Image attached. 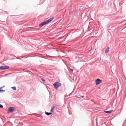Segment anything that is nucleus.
Masks as SVG:
<instances>
[{"instance_id": "obj_13", "label": "nucleus", "mask_w": 126, "mask_h": 126, "mask_svg": "<svg viewBox=\"0 0 126 126\" xmlns=\"http://www.w3.org/2000/svg\"><path fill=\"white\" fill-rule=\"evenodd\" d=\"M41 79L43 81H45V80L43 79L42 78H41Z\"/></svg>"}, {"instance_id": "obj_8", "label": "nucleus", "mask_w": 126, "mask_h": 126, "mask_svg": "<svg viewBox=\"0 0 126 126\" xmlns=\"http://www.w3.org/2000/svg\"><path fill=\"white\" fill-rule=\"evenodd\" d=\"M45 114L47 115H48L51 114V113H48L47 112H45Z\"/></svg>"}, {"instance_id": "obj_15", "label": "nucleus", "mask_w": 126, "mask_h": 126, "mask_svg": "<svg viewBox=\"0 0 126 126\" xmlns=\"http://www.w3.org/2000/svg\"><path fill=\"white\" fill-rule=\"evenodd\" d=\"M70 70H71L72 71H73V69H70Z\"/></svg>"}, {"instance_id": "obj_14", "label": "nucleus", "mask_w": 126, "mask_h": 126, "mask_svg": "<svg viewBox=\"0 0 126 126\" xmlns=\"http://www.w3.org/2000/svg\"><path fill=\"white\" fill-rule=\"evenodd\" d=\"M3 88V87H1L0 88V89L1 90V89H2Z\"/></svg>"}, {"instance_id": "obj_9", "label": "nucleus", "mask_w": 126, "mask_h": 126, "mask_svg": "<svg viewBox=\"0 0 126 126\" xmlns=\"http://www.w3.org/2000/svg\"><path fill=\"white\" fill-rule=\"evenodd\" d=\"M55 106H54L51 109V112H53V110H54V108H55Z\"/></svg>"}, {"instance_id": "obj_2", "label": "nucleus", "mask_w": 126, "mask_h": 126, "mask_svg": "<svg viewBox=\"0 0 126 126\" xmlns=\"http://www.w3.org/2000/svg\"><path fill=\"white\" fill-rule=\"evenodd\" d=\"M61 83L57 82L54 83L53 84V85L54 86V87L56 89H57L59 86L61 85Z\"/></svg>"}, {"instance_id": "obj_10", "label": "nucleus", "mask_w": 126, "mask_h": 126, "mask_svg": "<svg viewBox=\"0 0 126 126\" xmlns=\"http://www.w3.org/2000/svg\"><path fill=\"white\" fill-rule=\"evenodd\" d=\"M12 89H13V90H16V88L15 87H12Z\"/></svg>"}, {"instance_id": "obj_17", "label": "nucleus", "mask_w": 126, "mask_h": 126, "mask_svg": "<svg viewBox=\"0 0 126 126\" xmlns=\"http://www.w3.org/2000/svg\"><path fill=\"white\" fill-rule=\"evenodd\" d=\"M5 87V86H3L2 87H3V88L4 87Z\"/></svg>"}, {"instance_id": "obj_6", "label": "nucleus", "mask_w": 126, "mask_h": 126, "mask_svg": "<svg viewBox=\"0 0 126 126\" xmlns=\"http://www.w3.org/2000/svg\"><path fill=\"white\" fill-rule=\"evenodd\" d=\"M112 111V110L110 111H105L104 112L107 113L109 114L111 113Z\"/></svg>"}, {"instance_id": "obj_1", "label": "nucleus", "mask_w": 126, "mask_h": 126, "mask_svg": "<svg viewBox=\"0 0 126 126\" xmlns=\"http://www.w3.org/2000/svg\"><path fill=\"white\" fill-rule=\"evenodd\" d=\"M53 17H52L47 20L46 21H44L43 22L40 24L39 25L40 26L42 27L44 25H45L48 23L49 22L53 20Z\"/></svg>"}, {"instance_id": "obj_12", "label": "nucleus", "mask_w": 126, "mask_h": 126, "mask_svg": "<svg viewBox=\"0 0 126 126\" xmlns=\"http://www.w3.org/2000/svg\"><path fill=\"white\" fill-rule=\"evenodd\" d=\"M3 107V106L2 105L0 104V108H2Z\"/></svg>"}, {"instance_id": "obj_5", "label": "nucleus", "mask_w": 126, "mask_h": 126, "mask_svg": "<svg viewBox=\"0 0 126 126\" xmlns=\"http://www.w3.org/2000/svg\"><path fill=\"white\" fill-rule=\"evenodd\" d=\"M9 66H0V70H3L8 69L9 68Z\"/></svg>"}, {"instance_id": "obj_3", "label": "nucleus", "mask_w": 126, "mask_h": 126, "mask_svg": "<svg viewBox=\"0 0 126 126\" xmlns=\"http://www.w3.org/2000/svg\"><path fill=\"white\" fill-rule=\"evenodd\" d=\"M15 108L13 107H10L9 108L8 110V113L12 112L14 111Z\"/></svg>"}, {"instance_id": "obj_4", "label": "nucleus", "mask_w": 126, "mask_h": 126, "mask_svg": "<svg viewBox=\"0 0 126 126\" xmlns=\"http://www.w3.org/2000/svg\"><path fill=\"white\" fill-rule=\"evenodd\" d=\"M102 81L99 79H97L95 80V83L96 85H98L100 84Z\"/></svg>"}, {"instance_id": "obj_7", "label": "nucleus", "mask_w": 126, "mask_h": 126, "mask_svg": "<svg viewBox=\"0 0 126 126\" xmlns=\"http://www.w3.org/2000/svg\"><path fill=\"white\" fill-rule=\"evenodd\" d=\"M109 48L108 47H107V48L105 50V53H107L109 52Z\"/></svg>"}, {"instance_id": "obj_11", "label": "nucleus", "mask_w": 126, "mask_h": 126, "mask_svg": "<svg viewBox=\"0 0 126 126\" xmlns=\"http://www.w3.org/2000/svg\"><path fill=\"white\" fill-rule=\"evenodd\" d=\"M5 90H2L0 89V92H4Z\"/></svg>"}, {"instance_id": "obj_16", "label": "nucleus", "mask_w": 126, "mask_h": 126, "mask_svg": "<svg viewBox=\"0 0 126 126\" xmlns=\"http://www.w3.org/2000/svg\"><path fill=\"white\" fill-rule=\"evenodd\" d=\"M83 97H83V96H81V97H82V98Z\"/></svg>"}]
</instances>
